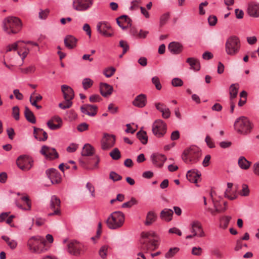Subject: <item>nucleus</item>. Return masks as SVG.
Listing matches in <instances>:
<instances>
[{"label": "nucleus", "mask_w": 259, "mask_h": 259, "mask_svg": "<svg viewBox=\"0 0 259 259\" xmlns=\"http://www.w3.org/2000/svg\"><path fill=\"white\" fill-rule=\"evenodd\" d=\"M2 27L4 31L7 34H15L21 30L22 23L18 17L10 16L3 20Z\"/></svg>", "instance_id": "1"}, {"label": "nucleus", "mask_w": 259, "mask_h": 259, "mask_svg": "<svg viewBox=\"0 0 259 259\" xmlns=\"http://www.w3.org/2000/svg\"><path fill=\"white\" fill-rule=\"evenodd\" d=\"M201 155V151L198 147L191 146L184 151L182 158L185 163H193L197 162Z\"/></svg>", "instance_id": "2"}, {"label": "nucleus", "mask_w": 259, "mask_h": 259, "mask_svg": "<svg viewBox=\"0 0 259 259\" xmlns=\"http://www.w3.org/2000/svg\"><path fill=\"white\" fill-rule=\"evenodd\" d=\"M252 127V123L245 116L237 118L234 123V128L236 131L243 135L249 133Z\"/></svg>", "instance_id": "3"}, {"label": "nucleus", "mask_w": 259, "mask_h": 259, "mask_svg": "<svg viewBox=\"0 0 259 259\" xmlns=\"http://www.w3.org/2000/svg\"><path fill=\"white\" fill-rule=\"evenodd\" d=\"M124 222V214L121 211H115L108 218L106 223L110 229H117L123 225Z\"/></svg>", "instance_id": "4"}, {"label": "nucleus", "mask_w": 259, "mask_h": 259, "mask_svg": "<svg viewBox=\"0 0 259 259\" xmlns=\"http://www.w3.org/2000/svg\"><path fill=\"white\" fill-rule=\"evenodd\" d=\"M152 132L158 138L163 137L166 132V124L161 119L156 120L152 125Z\"/></svg>", "instance_id": "5"}, {"label": "nucleus", "mask_w": 259, "mask_h": 259, "mask_svg": "<svg viewBox=\"0 0 259 259\" xmlns=\"http://www.w3.org/2000/svg\"><path fill=\"white\" fill-rule=\"evenodd\" d=\"M94 0H73V8L77 11H84L93 5Z\"/></svg>", "instance_id": "6"}, {"label": "nucleus", "mask_w": 259, "mask_h": 259, "mask_svg": "<svg viewBox=\"0 0 259 259\" xmlns=\"http://www.w3.org/2000/svg\"><path fill=\"white\" fill-rule=\"evenodd\" d=\"M240 47V41L237 37L232 36L228 39V54L236 53Z\"/></svg>", "instance_id": "7"}, {"label": "nucleus", "mask_w": 259, "mask_h": 259, "mask_svg": "<svg viewBox=\"0 0 259 259\" xmlns=\"http://www.w3.org/2000/svg\"><path fill=\"white\" fill-rule=\"evenodd\" d=\"M32 161L29 157L25 155L19 156L17 160L18 166L23 170H29L32 166Z\"/></svg>", "instance_id": "8"}, {"label": "nucleus", "mask_w": 259, "mask_h": 259, "mask_svg": "<svg viewBox=\"0 0 259 259\" xmlns=\"http://www.w3.org/2000/svg\"><path fill=\"white\" fill-rule=\"evenodd\" d=\"M97 29L100 33L105 37H111L113 35L110 25L107 22L98 23L97 25Z\"/></svg>", "instance_id": "9"}, {"label": "nucleus", "mask_w": 259, "mask_h": 259, "mask_svg": "<svg viewBox=\"0 0 259 259\" xmlns=\"http://www.w3.org/2000/svg\"><path fill=\"white\" fill-rule=\"evenodd\" d=\"M44 238L41 236H34L30 238L27 242L29 249L33 252H39L38 245L42 243Z\"/></svg>", "instance_id": "10"}, {"label": "nucleus", "mask_w": 259, "mask_h": 259, "mask_svg": "<svg viewBox=\"0 0 259 259\" xmlns=\"http://www.w3.org/2000/svg\"><path fill=\"white\" fill-rule=\"evenodd\" d=\"M40 153L45 156L47 159H54L59 156L56 150L46 145L41 147Z\"/></svg>", "instance_id": "11"}, {"label": "nucleus", "mask_w": 259, "mask_h": 259, "mask_svg": "<svg viewBox=\"0 0 259 259\" xmlns=\"http://www.w3.org/2000/svg\"><path fill=\"white\" fill-rule=\"evenodd\" d=\"M46 174L52 184H57L61 182V176L57 169L53 168H49L46 171Z\"/></svg>", "instance_id": "12"}, {"label": "nucleus", "mask_w": 259, "mask_h": 259, "mask_svg": "<svg viewBox=\"0 0 259 259\" xmlns=\"http://www.w3.org/2000/svg\"><path fill=\"white\" fill-rule=\"evenodd\" d=\"M115 143V137L113 135L105 134L101 141V147L104 150H107L112 147Z\"/></svg>", "instance_id": "13"}, {"label": "nucleus", "mask_w": 259, "mask_h": 259, "mask_svg": "<svg viewBox=\"0 0 259 259\" xmlns=\"http://www.w3.org/2000/svg\"><path fill=\"white\" fill-rule=\"evenodd\" d=\"M50 207L53 212L49 213L48 215L52 216L53 215H59L60 214V200L56 196L54 195L51 197Z\"/></svg>", "instance_id": "14"}, {"label": "nucleus", "mask_w": 259, "mask_h": 259, "mask_svg": "<svg viewBox=\"0 0 259 259\" xmlns=\"http://www.w3.org/2000/svg\"><path fill=\"white\" fill-rule=\"evenodd\" d=\"M190 230L193 236H196L199 237L205 236V233L202 229L200 223L198 221H194L191 224Z\"/></svg>", "instance_id": "15"}, {"label": "nucleus", "mask_w": 259, "mask_h": 259, "mask_svg": "<svg viewBox=\"0 0 259 259\" xmlns=\"http://www.w3.org/2000/svg\"><path fill=\"white\" fill-rule=\"evenodd\" d=\"M150 158L152 163L158 167H161L166 160V157L164 155L159 153L152 154Z\"/></svg>", "instance_id": "16"}, {"label": "nucleus", "mask_w": 259, "mask_h": 259, "mask_svg": "<svg viewBox=\"0 0 259 259\" xmlns=\"http://www.w3.org/2000/svg\"><path fill=\"white\" fill-rule=\"evenodd\" d=\"M67 247L69 253L77 255L80 253L82 245L76 241H71L68 243Z\"/></svg>", "instance_id": "17"}, {"label": "nucleus", "mask_w": 259, "mask_h": 259, "mask_svg": "<svg viewBox=\"0 0 259 259\" xmlns=\"http://www.w3.org/2000/svg\"><path fill=\"white\" fill-rule=\"evenodd\" d=\"M81 112L90 116H95L97 113L98 107L96 105L84 104L80 107Z\"/></svg>", "instance_id": "18"}, {"label": "nucleus", "mask_w": 259, "mask_h": 259, "mask_svg": "<svg viewBox=\"0 0 259 259\" xmlns=\"http://www.w3.org/2000/svg\"><path fill=\"white\" fill-rule=\"evenodd\" d=\"M140 249L146 252L149 250H153L156 248V243L154 240H140Z\"/></svg>", "instance_id": "19"}, {"label": "nucleus", "mask_w": 259, "mask_h": 259, "mask_svg": "<svg viewBox=\"0 0 259 259\" xmlns=\"http://www.w3.org/2000/svg\"><path fill=\"white\" fill-rule=\"evenodd\" d=\"M147 104V97L145 94H140L133 101L134 106L138 108H143Z\"/></svg>", "instance_id": "20"}, {"label": "nucleus", "mask_w": 259, "mask_h": 259, "mask_svg": "<svg viewBox=\"0 0 259 259\" xmlns=\"http://www.w3.org/2000/svg\"><path fill=\"white\" fill-rule=\"evenodd\" d=\"M117 23L122 29H127L131 26V20L126 15H122L116 19Z\"/></svg>", "instance_id": "21"}, {"label": "nucleus", "mask_w": 259, "mask_h": 259, "mask_svg": "<svg viewBox=\"0 0 259 259\" xmlns=\"http://www.w3.org/2000/svg\"><path fill=\"white\" fill-rule=\"evenodd\" d=\"M61 90L63 94L65 100H72L74 97V93L73 89L67 85H62Z\"/></svg>", "instance_id": "22"}, {"label": "nucleus", "mask_w": 259, "mask_h": 259, "mask_svg": "<svg viewBox=\"0 0 259 259\" xmlns=\"http://www.w3.org/2000/svg\"><path fill=\"white\" fill-rule=\"evenodd\" d=\"M100 90L101 94L103 97H107L112 94L113 88L106 83H101Z\"/></svg>", "instance_id": "23"}, {"label": "nucleus", "mask_w": 259, "mask_h": 259, "mask_svg": "<svg viewBox=\"0 0 259 259\" xmlns=\"http://www.w3.org/2000/svg\"><path fill=\"white\" fill-rule=\"evenodd\" d=\"M64 44L66 48L72 49L76 46L77 39L72 35H67L64 38Z\"/></svg>", "instance_id": "24"}, {"label": "nucleus", "mask_w": 259, "mask_h": 259, "mask_svg": "<svg viewBox=\"0 0 259 259\" xmlns=\"http://www.w3.org/2000/svg\"><path fill=\"white\" fill-rule=\"evenodd\" d=\"M247 12L249 16L258 17H259V4L251 3L248 5Z\"/></svg>", "instance_id": "25"}, {"label": "nucleus", "mask_w": 259, "mask_h": 259, "mask_svg": "<svg viewBox=\"0 0 259 259\" xmlns=\"http://www.w3.org/2000/svg\"><path fill=\"white\" fill-rule=\"evenodd\" d=\"M168 50L174 54H178L182 51L183 46L178 42H171L168 45Z\"/></svg>", "instance_id": "26"}, {"label": "nucleus", "mask_w": 259, "mask_h": 259, "mask_svg": "<svg viewBox=\"0 0 259 259\" xmlns=\"http://www.w3.org/2000/svg\"><path fill=\"white\" fill-rule=\"evenodd\" d=\"M34 136L37 140L45 141L48 139L47 133L39 128L34 127Z\"/></svg>", "instance_id": "27"}, {"label": "nucleus", "mask_w": 259, "mask_h": 259, "mask_svg": "<svg viewBox=\"0 0 259 259\" xmlns=\"http://www.w3.org/2000/svg\"><path fill=\"white\" fill-rule=\"evenodd\" d=\"M186 62L190 66V69L197 71L200 69V64L199 61L195 58L190 57L186 60Z\"/></svg>", "instance_id": "28"}, {"label": "nucleus", "mask_w": 259, "mask_h": 259, "mask_svg": "<svg viewBox=\"0 0 259 259\" xmlns=\"http://www.w3.org/2000/svg\"><path fill=\"white\" fill-rule=\"evenodd\" d=\"M172 214L173 211L171 209L164 208L161 211L160 217L166 222H169L172 220Z\"/></svg>", "instance_id": "29"}, {"label": "nucleus", "mask_w": 259, "mask_h": 259, "mask_svg": "<svg viewBox=\"0 0 259 259\" xmlns=\"http://www.w3.org/2000/svg\"><path fill=\"white\" fill-rule=\"evenodd\" d=\"M200 176L201 174H199L198 172H195L194 170H189L188 171L186 177L189 182L196 183Z\"/></svg>", "instance_id": "30"}, {"label": "nucleus", "mask_w": 259, "mask_h": 259, "mask_svg": "<svg viewBox=\"0 0 259 259\" xmlns=\"http://www.w3.org/2000/svg\"><path fill=\"white\" fill-rule=\"evenodd\" d=\"M94 152V147L89 144H86L82 148L81 155L83 156H90L93 155Z\"/></svg>", "instance_id": "31"}, {"label": "nucleus", "mask_w": 259, "mask_h": 259, "mask_svg": "<svg viewBox=\"0 0 259 259\" xmlns=\"http://www.w3.org/2000/svg\"><path fill=\"white\" fill-rule=\"evenodd\" d=\"M157 218L156 213L153 211H149L146 215V221L145 222V225L149 226L154 223Z\"/></svg>", "instance_id": "32"}, {"label": "nucleus", "mask_w": 259, "mask_h": 259, "mask_svg": "<svg viewBox=\"0 0 259 259\" xmlns=\"http://www.w3.org/2000/svg\"><path fill=\"white\" fill-rule=\"evenodd\" d=\"M238 164L241 169L246 170L249 168L251 162L248 161L244 156H241L239 158Z\"/></svg>", "instance_id": "33"}, {"label": "nucleus", "mask_w": 259, "mask_h": 259, "mask_svg": "<svg viewBox=\"0 0 259 259\" xmlns=\"http://www.w3.org/2000/svg\"><path fill=\"white\" fill-rule=\"evenodd\" d=\"M24 115L26 119L32 123L36 122L35 116L32 112L27 107H25Z\"/></svg>", "instance_id": "34"}, {"label": "nucleus", "mask_w": 259, "mask_h": 259, "mask_svg": "<svg viewBox=\"0 0 259 259\" xmlns=\"http://www.w3.org/2000/svg\"><path fill=\"white\" fill-rule=\"evenodd\" d=\"M233 186V184L232 183H228V190L229 189H231L232 188ZM238 189V186L237 185H235L234 190L233 192V194L232 195L230 192L228 190V199L230 200H234L236 199L237 197V191Z\"/></svg>", "instance_id": "35"}, {"label": "nucleus", "mask_w": 259, "mask_h": 259, "mask_svg": "<svg viewBox=\"0 0 259 259\" xmlns=\"http://www.w3.org/2000/svg\"><path fill=\"white\" fill-rule=\"evenodd\" d=\"M226 201H221V200H219V202H214V205L215 208V211L217 212H222L224 211L226 209Z\"/></svg>", "instance_id": "36"}, {"label": "nucleus", "mask_w": 259, "mask_h": 259, "mask_svg": "<svg viewBox=\"0 0 259 259\" xmlns=\"http://www.w3.org/2000/svg\"><path fill=\"white\" fill-rule=\"evenodd\" d=\"M239 88V85L238 83L232 84L231 85L230 88V95L231 101L236 97Z\"/></svg>", "instance_id": "37"}, {"label": "nucleus", "mask_w": 259, "mask_h": 259, "mask_svg": "<svg viewBox=\"0 0 259 259\" xmlns=\"http://www.w3.org/2000/svg\"><path fill=\"white\" fill-rule=\"evenodd\" d=\"M138 139L143 144H146L148 141V136L146 132L144 131H140L137 133Z\"/></svg>", "instance_id": "38"}, {"label": "nucleus", "mask_w": 259, "mask_h": 259, "mask_svg": "<svg viewBox=\"0 0 259 259\" xmlns=\"http://www.w3.org/2000/svg\"><path fill=\"white\" fill-rule=\"evenodd\" d=\"M180 250V248L177 247L170 248L165 254L166 258H171L173 257Z\"/></svg>", "instance_id": "39"}, {"label": "nucleus", "mask_w": 259, "mask_h": 259, "mask_svg": "<svg viewBox=\"0 0 259 259\" xmlns=\"http://www.w3.org/2000/svg\"><path fill=\"white\" fill-rule=\"evenodd\" d=\"M155 233L153 231H149L147 232H142L141 233V240H151V238L154 237L155 236Z\"/></svg>", "instance_id": "40"}, {"label": "nucleus", "mask_w": 259, "mask_h": 259, "mask_svg": "<svg viewBox=\"0 0 259 259\" xmlns=\"http://www.w3.org/2000/svg\"><path fill=\"white\" fill-rule=\"evenodd\" d=\"M36 67L34 65H30L26 68H20L21 72L23 74H31L35 72Z\"/></svg>", "instance_id": "41"}, {"label": "nucleus", "mask_w": 259, "mask_h": 259, "mask_svg": "<svg viewBox=\"0 0 259 259\" xmlns=\"http://www.w3.org/2000/svg\"><path fill=\"white\" fill-rule=\"evenodd\" d=\"M110 156L114 160H118L121 157L120 152L117 148H114L110 153Z\"/></svg>", "instance_id": "42"}, {"label": "nucleus", "mask_w": 259, "mask_h": 259, "mask_svg": "<svg viewBox=\"0 0 259 259\" xmlns=\"http://www.w3.org/2000/svg\"><path fill=\"white\" fill-rule=\"evenodd\" d=\"M250 190L246 184H243L242 185V189L239 192V194L242 196H248L249 195Z\"/></svg>", "instance_id": "43"}, {"label": "nucleus", "mask_w": 259, "mask_h": 259, "mask_svg": "<svg viewBox=\"0 0 259 259\" xmlns=\"http://www.w3.org/2000/svg\"><path fill=\"white\" fill-rule=\"evenodd\" d=\"M82 83L83 89L87 90L93 85V81L89 78H86L83 79Z\"/></svg>", "instance_id": "44"}, {"label": "nucleus", "mask_w": 259, "mask_h": 259, "mask_svg": "<svg viewBox=\"0 0 259 259\" xmlns=\"http://www.w3.org/2000/svg\"><path fill=\"white\" fill-rule=\"evenodd\" d=\"M115 68L113 67H110L107 68H106L104 71L103 74L107 77H110L112 76L115 72Z\"/></svg>", "instance_id": "45"}, {"label": "nucleus", "mask_w": 259, "mask_h": 259, "mask_svg": "<svg viewBox=\"0 0 259 259\" xmlns=\"http://www.w3.org/2000/svg\"><path fill=\"white\" fill-rule=\"evenodd\" d=\"M72 105V102L70 100H65V102L63 103H60L59 104V107L62 109H65L69 108Z\"/></svg>", "instance_id": "46"}, {"label": "nucleus", "mask_w": 259, "mask_h": 259, "mask_svg": "<svg viewBox=\"0 0 259 259\" xmlns=\"http://www.w3.org/2000/svg\"><path fill=\"white\" fill-rule=\"evenodd\" d=\"M107 251L108 246L106 245H104L102 246L100 249L99 254L103 259H105L106 258Z\"/></svg>", "instance_id": "47"}, {"label": "nucleus", "mask_w": 259, "mask_h": 259, "mask_svg": "<svg viewBox=\"0 0 259 259\" xmlns=\"http://www.w3.org/2000/svg\"><path fill=\"white\" fill-rule=\"evenodd\" d=\"M136 204H137V201L136 200V199L132 198L131 199V200H130L129 201L123 203L122 204V207L130 208V207H131L134 205Z\"/></svg>", "instance_id": "48"}, {"label": "nucleus", "mask_w": 259, "mask_h": 259, "mask_svg": "<svg viewBox=\"0 0 259 259\" xmlns=\"http://www.w3.org/2000/svg\"><path fill=\"white\" fill-rule=\"evenodd\" d=\"M19 108L18 106H16L12 108V116L16 120H18L20 118L19 117Z\"/></svg>", "instance_id": "49"}, {"label": "nucleus", "mask_w": 259, "mask_h": 259, "mask_svg": "<svg viewBox=\"0 0 259 259\" xmlns=\"http://www.w3.org/2000/svg\"><path fill=\"white\" fill-rule=\"evenodd\" d=\"M205 141L209 148H213L215 147L213 140L209 136H206Z\"/></svg>", "instance_id": "50"}, {"label": "nucleus", "mask_w": 259, "mask_h": 259, "mask_svg": "<svg viewBox=\"0 0 259 259\" xmlns=\"http://www.w3.org/2000/svg\"><path fill=\"white\" fill-rule=\"evenodd\" d=\"M109 178L113 181H117L121 180L122 177L114 171H111L109 175Z\"/></svg>", "instance_id": "51"}, {"label": "nucleus", "mask_w": 259, "mask_h": 259, "mask_svg": "<svg viewBox=\"0 0 259 259\" xmlns=\"http://www.w3.org/2000/svg\"><path fill=\"white\" fill-rule=\"evenodd\" d=\"M152 82L155 85L157 90H160L161 89V85L159 79L158 77H153L152 78Z\"/></svg>", "instance_id": "52"}, {"label": "nucleus", "mask_w": 259, "mask_h": 259, "mask_svg": "<svg viewBox=\"0 0 259 259\" xmlns=\"http://www.w3.org/2000/svg\"><path fill=\"white\" fill-rule=\"evenodd\" d=\"M219 227L220 228L225 229L227 227V218L226 216H223L220 219Z\"/></svg>", "instance_id": "53"}, {"label": "nucleus", "mask_w": 259, "mask_h": 259, "mask_svg": "<svg viewBox=\"0 0 259 259\" xmlns=\"http://www.w3.org/2000/svg\"><path fill=\"white\" fill-rule=\"evenodd\" d=\"M47 125L49 127L50 129L52 130H55L58 129L61 127V124H55L52 122V120H49L47 122Z\"/></svg>", "instance_id": "54"}, {"label": "nucleus", "mask_w": 259, "mask_h": 259, "mask_svg": "<svg viewBox=\"0 0 259 259\" xmlns=\"http://www.w3.org/2000/svg\"><path fill=\"white\" fill-rule=\"evenodd\" d=\"M19 41L16 42L13 44L9 45L6 47V52L12 51V50L16 51L18 49V43Z\"/></svg>", "instance_id": "55"}, {"label": "nucleus", "mask_w": 259, "mask_h": 259, "mask_svg": "<svg viewBox=\"0 0 259 259\" xmlns=\"http://www.w3.org/2000/svg\"><path fill=\"white\" fill-rule=\"evenodd\" d=\"M171 84L174 87H181L183 84V81L179 78H175L172 80Z\"/></svg>", "instance_id": "56"}, {"label": "nucleus", "mask_w": 259, "mask_h": 259, "mask_svg": "<svg viewBox=\"0 0 259 259\" xmlns=\"http://www.w3.org/2000/svg\"><path fill=\"white\" fill-rule=\"evenodd\" d=\"M89 124L85 122H83L79 124L77 127V130L80 132H82L88 130Z\"/></svg>", "instance_id": "57"}, {"label": "nucleus", "mask_w": 259, "mask_h": 259, "mask_svg": "<svg viewBox=\"0 0 259 259\" xmlns=\"http://www.w3.org/2000/svg\"><path fill=\"white\" fill-rule=\"evenodd\" d=\"M119 46L123 49V54H125L129 49V46L127 43L125 41L120 40L119 41Z\"/></svg>", "instance_id": "58"}, {"label": "nucleus", "mask_w": 259, "mask_h": 259, "mask_svg": "<svg viewBox=\"0 0 259 259\" xmlns=\"http://www.w3.org/2000/svg\"><path fill=\"white\" fill-rule=\"evenodd\" d=\"M67 116L70 120H75L77 117V114L73 110H70L67 112Z\"/></svg>", "instance_id": "59"}, {"label": "nucleus", "mask_w": 259, "mask_h": 259, "mask_svg": "<svg viewBox=\"0 0 259 259\" xmlns=\"http://www.w3.org/2000/svg\"><path fill=\"white\" fill-rule=\"evenodd\" d=\"M169 18V14L165 13L163 14L160 19V24L161 26L164 25Z\"/></svg>", "instance_id": "60"}, {"label": "nucleus", "mask_w": 259, "mask_h": 259, "mask_svg": "<svg viewBox=\"0 0 259 259\" xmlns=\"http://www.w3.org/2000/svg\"><path fill=\"white\" fill-rule=\"evenodd\" d=\"M101 98L99 95H93L90 97L89 100L91 102H99L101 100Z\"/></svg>", "instance_id": "61"}, {"label": "nucleus", "mask_w": 259, "mask_h": 259, "mask_svg": "<svg viewBox=\"0 0 259 259\" xmlns=\"http://www.w3.org/2000/svg\"><path fill=\"white\" fill-rule=\"evenodd\" d=\"M202 253V249L200 247H193L192 249V254L194 255H200Z\"/></svg>", "instance_id": "62"}, {"label": "nucleus", "mask_w": 259, "mask_h": 259, "mask_svg": "<svg viewBox=\"0 0 259 259\" xmlns=\"http://www.w3.org/2000/svg\"><path fill=\"white\" fill-rule=\"evenodd\" d=\"M86 188L88 189L89 191L91 193L92 197H95V188L93 185L90 183H87L86 185Z\"/></svg>", "instance_id": "63"}, {"label": "nucleus", "mask_w": 259, "mask_h": 259, "mask_svg": "<svg viewBox=\"0 0 259 259\" xmlns=\"http://www.w3.org/2000/svg\"><path fill=\"white\" fill-rule=\"evenodd\" d=\"M78 148V145L72 143L70 144L67 148V151L68 152L72 153L75 152Z\"/></svg>", "instance_id": "64"}]
</instances>
